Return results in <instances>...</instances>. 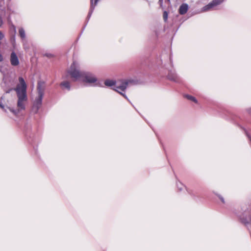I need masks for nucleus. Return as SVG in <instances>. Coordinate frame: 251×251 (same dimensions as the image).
<instances>
[{
	"instance_id": "nucleus-14",
	"label": "nucleus",
	"mask_w": 251,
	"mask_h": 251,
	"mask_svg": "<svg viewBox=\"0 0 251 251\" xmlns=\"http://www.w3.org/2000/svg\"><path fill=\"white\" fill-rule=\"evenodd\" d=\"M8 109L13 113H14L15 115H16L18 113V112L11 108H8Z\"/></svg>"
},
{
	"instance_id": "nucleus-7",
	"label": "nucleus",
	"mask_w": 251,
	"mask_h": 251,
	"mask_svg": "<svg viewBox=\"0 0 251 251\" xmlns=\"http://www.w3.org/2000/svg\"><path fill=\"white\" fill-rule=\"evenodd\" d=\"M188 10V5L186 3H183L181 4L179 8V13L183 15L185 14Z\"/></svg>"
},
{
	"instance_id": "nucleus-18",
	"label": "nucleus",
	"mask_w": 251,
	"mask_h": 251,
	"mask_svg": "<svg viewBox=\"0 0 251 251\" xmlns=\"http://www.w3.org/2000/svg\"><path fill=\"white\" fill-rule=\"evenodd\" d=\"M247 112L251 115V107L247 109Z\"/></svg>"
},
{
	"instance_id": "nucleus-13",
	"label": "nucleus",
	"mask_w": 251,
	"mask_h": 251,
	"mask_svg": "<svg viewBox=\"0 0 251 251\" xmlns=\"http://www.w3.org/2000/svg\"><path fill=\"white\" fill-rule=\"evenodd\" d=\"M8 109L13 113H14L15 115H16L18 113V112L11 108H8Z\"/></svg>"
},
{
	"instance_id": "nucleus-3",
	"label": "nucleus",
	"mask_w": 251,
	"mask_h": 251,
	"mask_svg": "<svg viewBox=\"0 0 251 251\" xmlns=\"http://www.w3.org/2000/svg\"><path fill=\"white\" fill-rule=\"evenodd\" d=\"M128 82H129L126 80H122L115 82L113 80L107 79L105 81L104 84L107 86L113 87L112 88L113 90L117 91L126 99L128 100L126 95L123 93V92H124L126 88Z\"/></svg>"
},
{
	"instance_id": "nucleus-1",
	"label": "nucleus",
	"mask_w": 251,
	"mask_h": 251,
	"mask_svg": "<svg viewBox=\"0 0 251 251\" xmlns=\"http://www.w3.org/2000/svg\"><path fill=\"white\" fill-rule=\"evenodd\" d=\"M19 84H18L14 90L16 92L18 98L17 107L18 111L24 110L25 108V105L27 101L26 94V84L22 77H19Z\"/></svg>"
},
{
	"instance_id": "nucleus-12",
	"label": "nucleus",
	"mask_w": 251,
	"mask_h": 251,
	"mask_svg": "<svg viewBox=\"0 0 251 251\" xmlns=\"http://www.w3.org/2000/svg\"><path fill=\"white\" fill-rule=\"evenodd\" d=\"M163 19L166 21L168 19V13L166 11L163 13Z\"/></svg>"
},
{
	"instance_id": "nucleus-10",
	"label": "nucleus",
	"mask_w": 251,
	"mask_h": 251,
	"mask_svg": "<svg viewBox=\"0 0 251 251\" xmlns=\"http://www.w3.org/2000/svg\"><path fill=\"white\" fill-rule=\"evenodd\" d=\"M19 32L20 36H21V37L22 38H23V39L25 38V30L23 28L21 27L19 30Z\"/></svg>"
},
{
	"instance_id": "nucleus-11",
	"label": "nucleus",
	"mask_w": 251,
	"mask_h": 251,
	"mask_svg": "<svg viewBox=\"0 0 251 251\" xmlns=\"http://www.w3.org/2000/svg\"><path fill=\"white\" fill-rule=\"evenodd\" d=\"M185 97L188 99V100H190L192 101H194L195 102L197 103V100L195 99V98H194V97L192 96H190V95H186L185 96Z\"/></svg>"
},
{
	"instance_id": "nucleus-17",
	"label": "nucleus",
	"mask_w": 251,
	"mask_h": 251,
	"mask_svg": "<svg viewBox=\"0 0 251 251\" xmlns=\"http://www.w3.org/2000/svg\"><path fill=\"white\" fill-rule=\"evenodd\" d=\"M0 107L4 111L6 112V110L4 108V106L0 103Z\"/></svg>"
},
{
	"instance_id": "nucleus-19",
	"label": "nucleus",
	"mask_w": 251,
	"mask_h": 251,
	"mask_svg": "<svg viewBox=\"0 0 251 251\" xmlns=\"http://www.w3.org/2000/svg\"><path fill=\"white\" fill-rule=\"evenodd\" d=\"M3 60V57L2 55L0 54V62Z\"/></svg>"
},
{
	"instance_id": "nucleus-5",
	"label": "nucleus",
	"mask_w": 251,
	"mask_h": 251,
	"mask_svg": "<svg viewBox=\"0 0 251 251\" xmlns=\"http://www.w3.org/2000/svg\"><path fill=\"white\" fill-rule=\"evenodd\" d=\"M224 0H214L211 2L204 6L202 8V11L205 12L213 9L214 7L221 3Z\"/></svg>"
},
{
	"instance_id": "nucleus-6",
	"label": "nucleus",
	"mask_w": 251,
	"mask_h": 251,
	"mask_svg": "<svg viewBox=\"0 0 251 251\" xmlns=\"http://www.w3.org/2000/svg\"><path fill=\"white\" fill-rule=\"evenodd\" d=\"M10 62L13 66H17L19 64L18 58L14 52H12L11 54Z\"/></svg>"
},
{
	"instance_id": "nucleus-4",
	"label": "nucleus",
	"mask_w": 251,
	"mask_h": 251,
	"mask_svg": "<svg viewBox=\"0 0 251 251\" xmlns=\"http://www.w3.org/2000/svg\"><path fill=\"white\" fill-rule=\"evenodd\" d=\"M45 87V83L42 82H39L38 84V96L33 102L32 111L34 113H37L42 104V100L43 96V92Z\"/></svg>"
},
{
	"instance_id": "nucleus-8",
	"label": "nucleus",
	"mask_w": 251,
	"mask_h": 251,
	"mask_svg": "<svg viewBox=\"0 0 251 251\" xmlns=\"http://www.w3.org/2000/svg\"><path fill=\"white\" fill-rule=\"evenodd\" d=\"M99 0H90L91 7H90V12L89 13V15H90L92 13V12H93L95 6H96L97 2Z\"/></svg>"
},
{
	"instance_id": "nucleus-20",
	"label": "nucleus",
	"mask_w": 251,
	"mask_h": 251,
	"mask_svg": "<svg viewBox=\"0 0 251 251\" xmlns=\"http://www.w3.org/2000/svg\"><path fill=\"white\" fill-rule=\"evenodd\" d=\"M221 201H223V202H224V200H223V198H221Z\"/></svg>"
},
{
	"instance_id": "nucleus-2",
	"label": "nucleus",
	"mask_w": 251,
	"mask_h": 251,
	"mask_svg": "<svg viewBox=\"0 0 251 251\" xmlns=\"http://www.w3.org/2000/svg\"><path fill=\"white\" fill-rule=\"evenodd\" d=\"M68 73L71 77L75 80L81 78L83 81L90 84L96 82L97 80V78L93 74L88 73L82 74L80 73L78 70V63L76 62H74L71 65Z\"/></svg>"
},
{
	"instance_id": "nucleus-9",
	"label": "nucleus",
	"mask_w": 251,
	"mask_h": 251,
	"mask_svg": "<svg viewBox=\"0 0 251 251\" xmlns=\"http://www.w3.org/2000/svg\"><path fill=\"white\" fill-rule=\"evenodd\" d=\"M61 86L63 89L69 90L70 88V84L68 81H63L61 83Z\"/></svg>"
},
{
	"instance_id": "nucleus-15",
	"label": "nucleus",
	"mask_w": 251,
	"mask_h": 251,
	"mask_svg": "<svg viewBox=\"0 0 251 251\" xmlns=\"http://www.w3.org/2000/svg\"><path fill=\"white\" fill-rule=\"evenodd\" d=\"M4 37L3 33L0 31V41L2 40Z\"/></svg>"
},
{
	"instance_id": "nucleus-16",
	"label": "nucleus",
	"mask_w": 251,
	"mask_h": 251,
	"mask_svg": "<svg viewBox=\"0 0 251 251\" xmlns=\"http://www.w3.org/2000/svg\"><path fill=\"white\" fill-rule=\"evenodd\" d=\"M168 77H169V78L170 79H171V80H173L175 81V80H176V76L175 75V76H173V77H171V76H168Z\"/></svg>"
}]
</instances>
